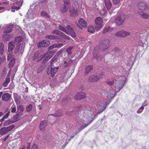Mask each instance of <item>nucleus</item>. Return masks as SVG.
<instances>
[{
	"instance_id": "nucleus-1",
	"label": "nucleus",
	"mask_w": 149,
	"mask_h": 149,
	"mask_svg": "<svg viewBox=\"0 0 149 149\" xmlns=\"http://www.w3.org/2000/svg\"><path fill=\"white\" fill-rule=\"evenodd\" d=\"M101 94L102 96L107 97L104 100L103 102L100 103L99 105L98 106L97 108L99 109L98 112L99 113L102 112L106 109L107 105L109 104L111 102V99L115 95L116 92L111 91L108 92L105 90H102Z\"/></svg>"
},
{
	"instance_id": "nucleus-2",
	"label": "nucleus",
	"mask_w": 149,
	"mask_h": 149,
	"mask_svg": "<svg viewBox=\"0 0 149 149\" xmlns=\"http://www.w3.org/2000/svg\"><path fill=\"white\" fill-rule=\"evenodd\" d=\"M106 82L107 84L113 86V89L116 92L121 90L125 83L124 80L118 77L107 79Z\"/></svg>"
},
{
	"instance_id": "nucleus-3",
	"label": "nucleus",
	"mask_w": 149,
	"mask_h": 149,
	"mask_svg": "<svg viewBox=\"0 0 149 149\" xmlns=\"http://www.w3.org/2000/svg\"><path fill=\"white\" fill-rule=\"evenodd\" d=\"M110 41L108 40H104L101 44L100 47L99 46H97L93 51V58L97 61H100L102 59V56H100L99 53V51L107 49L110 46Z\"/></svg>"
},
{
	"instance_id": "nucleus-4",
	"label": "nucleus",
	"mask_w": 149,
	"mask_h": 149,
	"mask_svg": "<svg viewBox=\"0 0 149 149\" xmlns=\"http://www.w3.org/2000/svg\"><path fill=\"white\" fill-rule=\"evenodd\" d=\"M56 58L54 57H53L52 59L50 62V68L49 67L47 69V73L48 75H50L52 77H53L55 75L58 69V67H55L53 68H52V65L54 63L56 62Z\"/></svg>"
},
{
	"instance_id": "nucleus-5",
	"label": "nucleus",
	"mask_w": 149,
	"mask_h": 149,
	"mask_svg": "<svg viewBox=\"0 0 149 149\" xmlns=\"http://www.w3.org/2000/svg\"><path fill=\"white\" fill-rule=\"evenodd\" d=\"M36 8L37 7L35 6L34 5L31 6V8L29 9L25 15L28 21L33 19L36 17L35 10Z\"/></svg>"
},
{
	"instance_id": "nucleus-6",
	"label": "nucleus",
	"mask_w": 149,
	"mask_h": 149,
	"mask_svg": "<svg viewBox=\"0 0 149 149\" xmlns=\"http://www.w3.org/2000/svg\"><path fill=\"white\" fill-rule=\"evenodd\" d=\"M59 29L61 31H63L68 34H70L72 37L74 38L76 37V34L72 28L69 25L67 26L66 29L62 26H59Z\"/></svg>"
},
{
	"instance_id": "nucleus-7",
	"label": "nucleus",
	"mask_w": 149,
	"mask_h": 149,
	"mask_svg": "<svg viewBox=\"0 0 149 149\" xmlns=\"http://www.w3.org/2000/svg\"><path fill=\"white\" fill-rule=\"evenodd\" d=\"M53 51H49L41 56V58L43 59L42 63L44 64L51 58L55 53Z\"/></svg>"
},
{
	"instance_id": "nucleus-8",
	"label": "nucleus",
	"mask_w": 149,
	"mask_h": 149,
	"mask_svg": "<svg viewBox=\"0 0 149 149\" xmlns=\"http://www.w3.org/2000/svg\"><path fill=\"white\" fill-rule=\"evenodd\" d=\"M87 110H88V113L89 115H87V116H88V118L89 119L91 118V120L90 121L89 123H88L86 124H85L84 125H82V126L83 127V128H84L86 127L89 124L91 123L94 120V119L95 118L94 116H95V113H93V114H92L91 113V108L90 107H89L88 108H86Z\"/></svg>"
},
{
	"instance_id": "nucleus-9",
	"label": "nucleus",
	"mask_w": 149,
	"mask_h": 149,
	"mask_svg": "<svg viewBox=\"0 0 149 149\" xmlns=\"http://www.w3.org/2000/svg\"><path fill=\"white\" fill-rule=\"evenodd\" d=\"M64 5L61 8V10L63 13L67 12L68 8L70 7V1L69 0H64Z\"/></svg>"
},
{
	"instance_id": "nucleus-10",
	"label": "nucleus",
	"mask_w": 149,
	"mask_h": 149,
	"mask_svg": "<svg viewBox=\"0 0 149 149\" xmlns=\"http://www.w3.org/2000/svg\"><path fill=\"white\" fill-rule=\"evenodd\" d=\"M47 9V6L45 5V4L43 3V4L40 6L39 10H42V12L41 13V15L43 17L49 18V16L44 10H46Z\"/></svg>"
},
{
	"instance_id": "nucleus-11",
	"label": "nucleus",
	"mask_w": 149,
	"mask_h": 149,
	"mask_svg": "<svg viewBox=\"0 0 149 149\" xmlns=\"http://www.w3.org/2000/svg\"><path fill=\"white\" fill-rule=\"evenodd\" d=\"M53 34H55L59 35L58 38L59 39H61L62 38H64L65 39L69 40L70 38L65 35V34L63 32L59 31L58 30H55L52 32Z\"/></svg>"
},
{
	"instance_id": "nucleus-12",
	"label": "nucleus",
	"mask_w": 149,
	"mask_h": 149,
	"mask_svg": "<svg viewBox=\"0 0 149 149\" xmlns=\"http://www.w3.org/2000/svg\"><path fill=\"white\" fill-rule=\"evenodd\" d=\"M72 60H69L67 58H64L62 63L60 64V65L65 68L68 67L72 63Z\"/></svg>"
},
{
	"instance_id": "nucleus-13",
	"label": "nucleus",
	"mask_w": 149,
	"mask_h": 149,
	"mask_svg": "<svg viewBox=\"0 0 149 149\" xmlns=\"http://www.w3.org/2000/svg\"><path fill=\"white\" fill-rule=\"evenodd\" d=\"M125 18V16L123 15L118 16L116 18L115 22L117 24L121 25L123 23Z\"/></svg>"
},
{
	"instance_id": "nucleus-14",
	"label": "nucleus",
	"mask_w": 149,
	"mask_h": 149,
	"mask_svg": "<svg viewBox=\"0 0 149 149\" xmlns=\"http://www.w3.org/2000/svg\"><path fill=\"white\" fill-rule=\"evenodd\" d=\"M103 77V74H98L97 75H94L91 76L89 80L91 82H95Z\"/></svg>"
},
{
	"instance_id": "nucleus-15",
	"label": "nucleus",
	"mask_w": 149,
	"mask_h": 149,
	"mask_svg": "<svg viewBox=\"0 0 149 149\" xmlns=\"http://www.w3.org/2000/svg\"><path fill=\"white\" fill-rule=\"evenodd\" d=\"M50 44L49 41L48 40H45L42 42H39L37 44L39 48H41L42 47H47Z\"/></svg>"
},
{
	"instance_id": "nucleus-16",
	"label": "nucleus",
	"mask_w": 149,
	"mask_h": 149,
	"mask_svg": "<svg viewBox=\"0 0 149 149\" xmlns=\"http://www.w3.org/2000/svg\"><path fill=\"white\" fill-rule=\"evenodd\" d=\"M130 34V32L122 30L118 32L115 34V35L119 37H124L129 35Z\"/></svg>"
},
{
	"instance_id": "nucleus-17",
	"label": "nucleus",
	"mask_w": 149,
	"mask_h": 149,
	"mask_svg": "<svg viewBox=\"0 0 149 149\" xmlns=\"http://www.w3.org/2000/svg\"><path fill=\"white\" fill-rule=\"evenodd\" d=\"M24 47L25 44L24 43L19 44L16 47L15 51L17 52L20 53H22L24 51Z\"/></svg>"
},
{
	"instance_id": "nucleus-18",
	"label": "nucleus",
	"mask_w": 149,
	"mask_h": 149,
	"mask_svg": "<svg viewBox=\"0 0 149 149\" xmlns=\"http://www.w3.org/2000/svg\"><path fill=\"white\" fill-rule=\"evenodd\" d=\"M13 27V26L12 25H5L3 27V29L4 30V32L5 33L10 32L12 31Z\"/></svg>"
},
{
	"instance_id": "nucleus-19",
	"label": "nucleus",
	"mask_w": 149,
	"mask_h": 149,
	"mask_svg": "<svg viewBox=\"0 0 149 149\" xmlns=\"http://www.w3.org/2000/svg\"><path fill=\"white\" fill-rule=\"evenodd\" d=\"M138 6L139 8L141 10H146L148 8L146 4L143 2L139 3Z\"/></svg>"
},
{
	"instance_id": "nucleus-20",
	"label": "nucleus",
	"mask_w": 149,
	"mask_h": 149,
	"mask_svg": "<svg viewBox=\"0 0 149 149\" xmlns=\"http://www.w3.org/2000/svg\"><path fill=\"white\" fill-rule=\"evenodd\" d=\"M63 46V43H55L50 46L48 47L49 50H51L54 48H60Z\"/></svg>"
},
{
	"instance_id": "nucleus-21",
	"label": "nucleus",
	"mask_w": 149,
	"mask_h": 149,
	"mask_svg": "<svg viewBox=\"0 0 149 149\" xmlns=\"http://www.w3.org/2000/svg\"><path fill=\"white\" fill-rule=\"evenodd\" d=\"M69 12L70 13V17H74L77 15V11L75 10L74 7H71L69 10Z\"/></svg>"
},
{
	"instance_id": "nucleus-22",
	"label": "nucleus",
	"mask_w": 149,
	"mask_h": 149,
	"mask_svg": "<svg viewBox=\"0 0 149 149\" xmlns=\"http://www.w3.org/2000/svg\"><path fill=\"white\" fill-rule=\"evenodd\" d=\"M113 31V29L108 26H105L103 29L102 33L104 34L107 33H110Z\"/></svg>"
},
{
	"instance_id": "nucleus-23",
	"label": "nucleus",
	"mask_w": 149,
	"mask_h": 149,
	"mask_svg": "<svg viewBox=\"0 0 149 149\" xmlns=\"http://www.w3.org/2000/svg\"><path fill=\"white\" fill-rule=\"evenodd\" d=\"M11 97L10 94L8 93H4L2 95V98L3 100L6 101H8Z\"/></svg>"
},
{
	"instance_id": "nucleus-24",
	"label": "nucleus",
	"mask_w": 149,
	"mask_h": 149,
	"mask_svg": "<svg viewBox=\"0 0 149 149\" xmlns=\"http://www.w3.org/2000/svg\"><path fill=\"white\" fill-rule=\"evenodd\" d=\"M85 97V93L82 92L79 93L75 96V98L76 100H79L84 98Z\"/></svg>"
},
{
	"instance_id": "nucleus-25",
	"label": "nucleus",
	"mask_w": 149,
	"mask_h": 149,
	"mask_svg": "<svg viewBox=\"0 0 149 149\" xmlns=\"http://www.w3.org/2000/svg\"><path fill=\"white\" fill-rule=\"evenodd\" d=\"M104 4L106 8L108 10H110L111 6L112 4L110 0H104Z\"/></svg>"
},
{
	"instance_id": "nucleus-26",
	"label": "nucleus",
	"mask_w": 149,
	"mask_h": 149,
	"mask_svg": "<svg viewBox=\"0 0 149 149\" xmlns=\"http://www.w3.org/2000/svg\"><path fill=\"white\" fill-rule=\"evenodd\" d=\"M95 23L97 25H103L102 18L100 17H97L95 20Z\"/></svg>"
},
{
	"instance_id": "nucleus-27",
	"label": "nucleus",
	"mask_w": 149,
	"mask_h": 149,
	"mask_svg": "<svg viewBox=\"0 0 149 149\" xmlns=\"http://www.w3.org/2000/svg\"><path fill=\"white\" fill-rule=\"evenodd\" d=\"M13 36L12 35H8L7 34H5L3 35V39L4 42L8 41L9 39Z\"/></svg>"
},
{
	"instance_id": "nucleus-28",
	"label": "nucleus",
	"mask_w": 149,
	"mask_h": 149,
	"mask_svg": "<svg viewBox=\"0 0 149 149\" xmlns=\"http://www.w3.org/2000/svg\"><path fill=\"white\" fill-rule=\"evenodd\" d=\"M79 23L82 27H85L87 26L86 22L83 19H80L79 20Z\"/></svg>"
},
{
	"instance_id": "nucleus-29",
	"label": "nucleus",
	"mask_w": 149,
	"mask_h": 149,
	"mask_svg": "<svg viewBox=\"0 0 149 149\" xmlns=\"http://www.w3.org/2000/svg\"><path fill=\"white\" fill-rule=\"evenodd\" d=\"M15 42L13 41H10L8 44V51L10 52L12 51L15 46Z\"/></svg>"
},
{
	"instance_id": "nucleus-30",
	"label": "nucleus",
	"mask_w": 149,
	"mask_h": 149,
	"mask_svg": "<svg viewBox=\"0 0 149 149\" xmlns=\"http://www.w3.org/2000/svg\"><path fill=\"white\" fill-rule=\"evenodd\" d=\"M47 124V123L46 121H42L40 124V130L41 131H43L45 129Z\"/></svg>"
},
{
	"instance_id": "nucleus-31",
	"label": "nucleus",
	"mask_w": 149,
	"mask_h": 149,
	"mask_svg": "<svg viewBox=\"0 0 149 149\" xmlns=\"http://www.w3.org/2000/svg\"><path fill=\"white\" fill-rule=\"evenodd\" d=\"M45 38L47 39H49L50 40H59V39L58 38V36L55 35H48L45 36Z\"/></svg>"
},
{
	"instance_id": "nucleus-32",
	"label": "nucleus",
	"mask_w": 149,
	"mask_h": 149,
	"mask_svg": "<svg viewBox=\"0 0 149 149\" xmlns=\"http://www.w3.org/2000/svg\"><path fill=\"white\" fill-rule=\"evenodd\" d=\"M146 101H145L144 103L142 104V106L137 111V113H141L144 109V107L147 106V104H145Z\"/></svg>"
},
{
	"instance_id": "nucleus-33",
	"label": "nucleus",
	"mask_w": 149,
	"mask_h": 149,
	"mask_svg": "<svg viewBox=\"0 0 149 149\" xmlns=\"http://www.w3.org/2000/svg\"><path fill=\"white\" fill-rule=\"evenodd\" d=\"M139 14L141 17L143 19H146L149 17V15L148 14L140 12Z\"/></svg>"
},
{
	"instance_id": "nucleus-34",
	"label": "nucleus",
	"mask_w": 149,
	"mask_h": 149,
	"mask_svg": "<svg viewBox=\"0 0 149 149\" xmlns=\"http://www.w3.org/2000/svg\"><path fill=\"white\" fill-rule=\"evenodd\" d=\"M93 66L91 65H88L87 66L85 69L84 74H86L88 73L93 69Z\"/></svg>"
},
{
	"instance_id": "nucleus-35",
	"label": "nucleus",
	"mask_w": 149,
	"mask_h": 149,
	"mask_svg": "<svg viewBox=\"0 0 149 149\" xmlns=\"http://www.w3.org/2000/svg\"><path fill=\"white\" fill-rule=\"evenodd\" d=\"M23 39L22 37L20 36L17 37L15 38V43L17 44L22 41Z\"/></svg>"
},
{
	"instance_id": "nucleus-36",
	"label": "nucleus",
	"mask_w": 149,
	"mask_h": 149,
	"mask_svg": "<svg viewBox=\"0 0 149 149\" xmlns=\"http://www.w3.org/2000/svg\"><path fill=\"white\" fill-rule=\"evenodd\" d=\"M15 58H12L9 63V66L10 68L13 67L15 63Z\"/></svg>"
},
{
	"instance_id": "nucleus-37",
	"label": "nucleus",
	"mask_w": 149,
	"mask_h": 149,
	"mask_svg": "<svg viewBox=\"0 0 149 149\" xmlns=\"http://www.w3.org/2000/svg\"><path fill=\"white\" fill-rule=\"evenodd\" d=\"M21 114L19 113L17 114L13 118L14 120H15L14 122L18 120L19 117L21 116Z\"/></svg>"
},
{
	"instance_id": "nucleus-38",
	"label": "nucleus",
	"mask_w": 149,
	"mask_h": 149,
	"mask_svg": "<svg viewBox=\"0 0 149 149\" xmlns=\"http://www.w3.org/2000/svg\"><path fill=\"white\" fill-rule=\"evenodd\" d=\"M14 122L13 120H7L4 123L3 125L4 126H6L8 125H10L11 124H12Z\"/></svg>"
},
{
	"instance_id": "nucleus-39",
	"label": "nucleus",
	"mask_w": 149,
	"mask_h": 149,
	"mask_svg": "<svg viewBox=\"0 0 149 149\" xmlns=\"http://www.w3.org/2000/svg\"><path fill=\"white\" fill-rule=\"evenodd\" d=\"M113 3L117 5L118 6H119L121 5V0H113Z\"/></svg>"
},
{
	"instance_id": "nucleus-40",
	"label": "nucleus",
	"mask_w": 149,
	"mask_h": 149,
	"mask_svg": "<svg viewBox=\"0 0 149 149\" xmlns=\"http://www.w3.org/2000/svg\"><path fill=\"white\" fill-rule=\"evenodd\" d=\"M88 30L89 32L91 33H93L95 31L94 28L91 26H89L88 27Z\"/></svg>"
},
{
	"instance_id": "nucleus-41",
	"label": "nucleus",
	"mask_w": 149,
	"mask_h": 149,
	"mask_svg": "<svg viewBox=\"0 0 149 149\" xmlns=\"http://www.w3.org/2000/svg\"><path fill=\"white\" fill-rule=\"evenodd\" d=\"M68 143V142H65V143L62 146V148H60V149H63L65 146H66V145ZM59 147L57 145H56L54 146L53 148H52V149H58Z\"/></svg>"
},
{
	"instance_id": "nucleus-42",
	"label": "nucleus",
	"mask_w": 149,
	"mask_h": 149,
	"mask_svg": "<svg viewBox=\"0 0 149 149\" xmlns=\"http://www.w3.org/2000/svg\"><path fill=\"white\" fill-rule=\"evenodd\" d=\"M72 47H69L67 50V52L68 53V54L69 55H70L72 54Z\"/></svg>"
},
{
	"instance_id": "nucleus-43",
	"label": "nucleus",
	"mask_w": 149,
	"mask_h": 149,
	"mask_svg": "<svg viewBox=\"0 0 149 149\" xmlns=\"http://www.w3.org/2000/svg\"><path fill=\"white\" fill-rule=\"evenodd\" d=\"M73 1L74 3H76L79 5H81L82 4V0H73Z\"/></svg>"
},
{
	"instance_id": "nucleus-44",
	"label": "nucleus",
	"mask_w": 149,
	"mask_h": 149,
	"mask_svg": "<svg viewBox=\"0 0 149 149\" xmlns=\"http://www.w3.org/2000/svg\"><path fill=\"white\" fill-rule=\"evenodd\" d=\"M26 110L27 111H30L32 108V106L31 104H29L26 107Z\"/></svg>"
},
{
	"instance_id": "nucleus-45",
	"label": "nucleus",
	"mask_w": 149,
	"mask_h": 149,
	"mask_svg": "<svg viewBox=\"0 0 149 149\" xmlns=\"http://www.w3.org/2000/svg\"><path fill=\"white\" fill-rule=\"evenodd\" d=\"M103 25H98L96 26L95 29L96 30H100L103 27Z\"/></svg>"
},
{
	"instance_id": "nucleus-46",
	"label": "nucleus",
	"mask_w": 149,
	"mask_h": 149,
	"mask_svg": "<svg viewBox=\"0 0 149 149\" xmlns=\"http://www.w3.org/2000/svg\"><path fill=\"white\" fill-rule=\"evenodd\" d=\"M13 55V53L12 52H10L8 55L7 57V60L9 61L10 60Z\"/></svg>"
},
{
	"instance_id": "nucleus-47",
	"label": "nucleus",
	"mask_w": 149,
	"mask_h": 149,
	"mask_svg": "<svg viewBox=\"0 0 149 149\" xmlns=\"http://www.w3.org/2000/svg\"><path fill=\"white\" fill-rule=\"evenodd\" d=\"M39 54L38 52H36L33 58V60L34 61L37 58Z\"/></svg>"
},
{
	"instance_id": "nucleus-48",
	"label": "nucleus",
	"mask_w": 149,
	"mask_h": 149,
	"mask_svg": "<svg viewBox=\"0 0 149 149\" xmlns=\"http://www.w3.org/2000/svg\"><path fill=\"white\" fill-rule=\"evenodd\" d=\"M50 136H46L44 139L45 141H48L50 140Z\"/></svg>"
},
{
	"instance_id": "nucleus-49",
	"label": "nucleus",
	"mask_w": 149,
	"mask_h": 149,
	"mask_svg": "<svg viewBox=\"0 0 149 149\" xmlns=\"http://www.w3.org/2000/svg\"><path fill=\"white\" fill-rule=\"evenodd\" d=\"M18 109L19 111H21L22 112L23 110V107L22 105H20L18 108Z\"/></svg>"
},
{
	"instance_id": "nucleus-50",
	"label": "nucleus",
	"mask_w": 149,
	"mask_h": 149,
	"mask_svg": "<svg viewBox=\"0 0 149 149\" xmlns=\"http://www.w3.org/2000/svg\"><path fill=\"white\" fill-rule=\"evenodd\" d=\"M139 45L143 47H145L146 48H147L148 47V45L147 43L146 44H141Z\"/></svg>"
},
{
	"instance_id": "nucleus-51",
	"label": "nucleus",
	"mask_w": 149,
	"mask_h": 149,
	"mask_svg": "<svg viewBox=\"0 0 149 149\" xmlns=\"http://www.w3.org/2000/svg\"><path fill=\"white\" fill-rule=\"evenodd\" d=\"M10 81V78L9 77H6V80L5 81L8 84Z\"/></svg>"
},
{
	"instance_id": "nucleus-52",
	"label": "nucleus",
	"mask_w": 149,
	"mask_h": 149,
	"mask_svg": "<svg viewBox=\"0 0 149 149\" xmlns=\"http://www.w3.org/2000/svg\"><path fill=\"white\" fill-rule=\"evenodd\" d=\"M37 146L36 144H34L32 147L31 149H38Z\"/></svg>"
},
{
	"instance_id": "nucleus-53",
	"label": "nucleus",
	"mask_w": 149,
	"mask_h": 149,
	"mask_svg": "<svg viewBox=\"0 0 149 149\" xmlns=\"http://www.w3.org/2000/svg\"><path fill=\"white\" fill-rule=\"evenodd\" d=\"M4 45L3 43H1L0 47V50H4Z\"/></svg>"
},
{
	"instance_id": "nucleus-54",
	"label": "nucleus",
	"mask_w": 149,
	"mask_h": 149,
	"mask_svg": "<svg viewBox=\"0 0 149 149\" xmlns=\"http://www.w3.org/2000/svg\"><path fill=\"white\" fill-rule=\"evenodd\" d=\"M16 109L15 107H13L11 108V112L13 113H14L15 112Z\"/></svg>"
},
{
	"instance_id": "nucleus-55",
	"label": "nucleus",
	"mask_w": 149,
	"mask_h": 149,
	"mask_svg": "<svg viewBox=\"0 0 149 149\" xmlns=\"http://www.w3.org/2000/svg\"><path fill=\"white\" fill-rule=\"evenodd\" d=\"M8 84L5 81L3 83V85L4 87H6L7 86Z\"/></svg>"
},
{
	"instance_id": "nucleus-56",
	"label": "nucleus",
	"mask_w": 149,
	"mask_h": 149,
	"mask_svg": "<svg viewBox=\"0 0 149 149\" xmlns=\"http://www.w3.org/2000/svg\"><path fill=\"white\" fill-rule=\"evenodd\" d=\"M3 3L5 4H7L9 3V2L8 1H6L3 2Z\"/></svg>"
},
{
	"instance_id": "nucleus-57",
	"label": "nucleus",
	"mask_w": 149,
	"mask_h": 149,
	"mask_svg": "<svg viewBox=\"0 0 149 149\" xmlns=\"http://www.w3.org/2000/svg\"><path fill=\"white\" fill-rule=\"evenodd\" d=\"M4 51V50H0V53L1 55H2L3 54Z\"/></svg>"
},
{
	"instance_id": "nucleus-58",
	"label": "nucleus",
	"mask_w": 149,
	"mask_h": 149,
	"mask_svg": "<svg viewBox=\"0 0 149 149\" xmlns=\"http://www.w3.org/2000/svg\"><path fill=\"white\" fill-rule=\"evenodd\" d=\"M8 114L7 113L6 114V115L3 116V117L5 119H6V118L8 117Z\"/></svg>"
},
{
	"instance_id": "nucleus-59",
	"label": "nucleus",
	"mask_w": 149,
	"mask_h": 149,
	"mask_svg": "<svg viewBox=\"0 0 149 149\" xmlns=\"http://www.w3.org/2000/svg\"><path fill=\"white\" fill-rule=\"evenodd\" d=\"M5 119L3 117L1 120V122H2Z\"/></svg>"
},
{
	"instance_id": "nucleus-60",
	"label": "nucleus",
	"mask_w": 149,
	"mask_h": 149,
	"mask_svg": "<svg viewBox=\"0 0 149 149\" xmlns=\"http://www.w3.org/2000/svg\"><path fill=\"white\" fill-rule=\"evenodd\" d=\"M63 22L64 23H65L66 24H67V21L65 19L63 20Z\"/></svg>"
},
{
	"instance_id": "nucleus-61",
	"label": "nucleus",
	"mask_w": 149,
	"mask_h": 149,
	"mask_svg": "<svg viewBox=\"0 0 149 149\" xmlns=\"http://www.w3.org/2000/svg\"><path fill=\"white\" fill-rule=\"evenodd\" d=\"M9 136H7L5 137L4 139H3V140L4 141H5L8 138V137Z\"/></svg>"
},
{
	"instance_id": "nucleus-62",
	"label": "nucleus",
	"mask_w": 149,
	"mask_h": 149,
	"mask_svg": "<svg viewBox=\"0 0 149 149\" xmlns=\"http://www.w3.org/2000/svg\"><path fill=\"white\" fill-rule=\"evenodd\" d=\"M24 98L26 100H28V98L26 96H24Z\"/></svg>"
},
{
	"instance_id": "nucleus-63",
	"label": "nucleus",
	"mask_w": 149,
	"mask_h": 149,
	"mask_svg": "<svg viewBox=\"0 0 149 149\" xmlns=\"http://www.w3.org/2000/svg\"><path fill=\"white\" fill-rule=\"evenodd\" d=\"M60 114H54V115H53L55 116H60Z\"/></svg>"
},
{
	"instance_id": "nucleus-64",
	"label": "nucleus",
	"mask_w": 149,
	"mask_h": 149,
	"mask_svg": "<svg viewBox=\"0 0 149 149\" xmlns=\"http://www.w3.org/2000/svg\"><path fill=\"white\" fill-rule=\"evenodd\" d=\"M25 147L24 146H23V147L22 148H20V149H25Z\"/></svg>"
}]
</instances>
